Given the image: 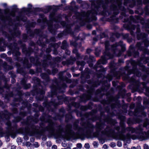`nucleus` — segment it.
Instances as JSON below:
<instances>
[{
  "label": "nucleus",
  "mask_w": 149,
  "mask_h": 149,
  "mask_svg": "<svg viewBox=\"0 0 149 149\" xmlns=\"http://www.w3.org/2000/svg\"><path fill=\"white\" fill-rule=\"evenodd\" d=\"M149 61V58L141 57L137 62L134 60L131 61V64L132 66V70H128L130 67L128 64H127V65L125 67L121 68L118 71H116V69L120 63H124L123 60L119 59L118 63H115L114 61H111L109 65L111 69V72L106 76H104L102 73L104 72H100L98 71V73H102L103 74L102 76L98 77L97 76V72L95 71V76L97 77V78L95 79L94 78H93L92 80H89L87 81V83L89 86L87 85L85 87L87 89L88 94L85 93L80 96V100L81 102H86L87 101L89 100L91 97V95L94 93V88L97 87L100 84H102V86L100 89H98L97 90L98 93H100L101 91H107L110 86V84L108 83V81H111L113 77H116L117 79H119L121 76H123L125 79L128 81L136 88H139L141 84H142L143 88H146V95L149 96V87H146V84L145 82L140 83L139 81L136 80V76L135 75L136 74L137 77L141 75V72L137 69V65H138L139 66V69L147 74V75H144L143 76V80H144L146 79L149 74V68H146L141 62H143L144 63L146 64Z\"/></svg>",
  "instance_id": "nucleus-1"
},
{
  "label": "nucleus",
  "mask_w": 149,
  "mask_h": 149,
  "mask_svg": "<svg viewBox=\"0 0 149 149\" xmlns=\"http://www.w3.org/2000/svg\"><path fill=\"white\" fill-rule=\"evenodd\" d=\"M66 72V70H65L59 73L58 76L59 80L56 79L53 80V83L50 87L51 92L48 93V96L52 97L51 101L49 102L47 100H45L43 103V106L47 108L49 110H52L53 111L52 107L56 108L58 105L63 104L64 102L68 104L67 109L69 112V113L65 116V121L66 123L72 120L73 117L71 113L74 112H76L77 116L81 117L82 120H88L94 121L97 120H99V122L96 123L95 126L96 131L93 133L94 137H98L101 130L105 126L104 123L101 122V118L103 116V113L102 112V111H100V116H99L95 115L97 112L95 110H93L91 112L86 113L83 115L81 112L77 111L76 109H72L73 107L76 108H79L80 106L79 103L72 101L70 103L69 101L70 99L68 97H67L64 95H57V93H63L64 92L66 85L64 83V81L68 83L71 82V80L70 79L66 76H63L64 74Z\"/></svg>",
  "instance_id": "nucleus-2"
},
{
  "label": "nucleus",
  "mask_w": 149,
  "mask_h": 149,
  "mask_svg": "<svg viewBox=\"0 0 149 149\" xmlns=\"http://www.w3.org/2000/svg\"><path fill=\"white\" fill-rule=\"evenodd\" d=\"M51 118L50 116L45 113H43L40 118V120L41 121L48 123L47 126L44 128L45 130L54 135L55 131V127H56V132L57 134L61 136L62 133L64 132L65 134V137L68 139L76 138L84 140L85 136H91L95 127L93 124L89 122H83L82 124V127H79L78 121L76 120L73 123L74 129L77 131L76 133L72 130V125L71 124L66 125L65 130L64 131L62 125H58L56 122H54Z\"/></svg>",
  "instance_id": "nucleus-3"
},
{
  "label": "nucleus",
  "mask_w": 149,
  "mask_h": 149,
  "mask_svg": "<svg viewBox=\"0 0 149 149\" xmlns=\"http://www.w3.org/2000/svg\"><path fill=\"white\" fill-rule=\"evenodd\" d=\"M29 8H23L19 14L18 16L16 17L15 19V13L17 11V9L16 7L13 8L10 12L9 15L4 16L3 14L0 15V19L3 22L8 24L9 26V32L10 34H8L6 32L1 31L2 34L7 38L9 42L13 41V42L8 45L3 38H0V50L1 51H4L6 50V47L8 46L10 49L9 46L11 44H13L16 43V40L15 39V37H18L20 35L21 33L18 29V26L22 25L21 21L26 22L27 19V17L25 16L27 15L28 16L31 14V9L32 6L30 4L28 5ZM12 53L11 50L10 52H8V54L10 55Z\"/></svg>",
  "instance_id": "nucleus-4"
},
{
  "label": "nucleus",
  "mask_w": 149,
  "mask_h": 149,
  "mask_svg": "<svg viewBox=\"0 0 149 149\" xmlns=\"http://www.w3.org/2000/svg\"><path fill=\"white\" fill-rule=\"evenodd\" d=\"M101 103L103 105L104 107L108 114L107 116H106L104 114V112L102 111L103 113V116L101 118V122L104 123L105 125V126L102 129L104 128L106 126L105 123L112 125H114L117 123L116 120L112 119L111 116H118V118L120 121H125V117L120 114L123 113H127V105L126 104H124L122 107L117 100L113 97L108 99L107 102L105 99L101 101Z\"/></svg>",
  "instance_id": "nucleus-5"
},
{
  "label": "nucleus",
  "mask_w": 149,
  "mask_h": 149,
  "mask_svg": "<svg viewBox=\"0 0 149 149\" xmlns=\"http://www.w3.org/2000/svg\"><path fill=\"white\" fill-rule=\"evenodd\" d=\"M91 2L92 8L91 10H88L86 12H82L81 13H76L72 17L73 19H76L81 26L84 25L86 22H89L93 21H96L97 19L96 16L97 14L101 15L104 16H110L112 14V9L111 6L108 9L104 6L102 8L99 5L101 2L100 1H96L95 0H90Z\"/></svg>",
  "instance_id": "nucleus-6"
},
{
  "label": "nucleus",
  "mask_w": 149,
  "mask_h": 149,
  "mask_svg": "<svg viewBox=\"0 0 149 149\" xmlns=\"http://www.w3.org/2000/svg\"><path fill=\"white\" fill-rule=\"evenodd\" d=\"M105 51L104 52V55L102 56L101 58L99 59L96 64L93 67V69L97 72V76L99 77L102 76V73H98V71L100 72H105L106 69L103 67L101 64H105L107 63V59L111 58L114 56H119L122 53L126 50L125 45L123 43L122 41L116 43L111 46V49H109V42L106 41L104 43Z\"/></svg>",
  "instance_id": "nucleus-7"
},
{
  "label": "nucleus",
  "mask_w": 149,
  "mask_h": 149,
  "mask_svg": "<svg viewBox=\"0 0 149 149\" xmlns=\"http://www.w3.org/2000/svg\"><path fill=\"white\" fill-rule=\"evenodd\" d=\"M124 121H120V125L121 127V130L120 131V127L119 126L115 127L113 129L111 128V126L109 125H106L102 130L101 133L102 134L109 136H113L119 138V139L123 141H125L127 139H130L131 138V135L129 133H127L126 135L124 134L126 131L130 132L132 129L131 127H126V125Z\"/></svg>",
  "instance_id": "nucleus-8"
},
{
  "label": "nucleus",
  "mask_w": 149,
  "mask_h": 149,
  "mask_svg": "<svg viewBox=\"0 0 149 149\" xmlns=\"http://www.w3.org/2000/svg\"><path fill=\"white\" fill-rule=\"evenodd\" d=\"M33 111L36 112L34 117L31 116H29L27 118L26 120L22 123L23 125H26L25 128V131L27 134L31 136L35 135L40 136L43 135L44 132L40 130V127L35 124L39 121L38 117L40 115L39 112L35 109H34Z\"/></svg>",
  "instance_id": "nucleus-9"
},
{
  "label": "nucleus",
  "mask_w": 149,
  "mask_h": 149,
  "mask_svg": "<svg viewBox=\"0 0 149 149\" xmlns=\"http://www.w3.org/2000/svg\"><path fill=\"white\" fill-rule=\"evenodd\" d=\"M39 17L42 18V21L38 19L37 20L38 23H42L41 26L42 29L45 28V24L46 23L48 26V29L50 32L53 34H55L57 29L60 27V26L57 22H60L61 19V15H58L56 16L55 11L51 13L49 15L50 20H47L46 18H44V15L42 13L39 14Z\"/></svg>",
  "instance_id": "nucleus-10"
},
{
  "label": "nucleus",
  "mask_w": 149,
  "mask_h": 149,
  "mask_svg": "<svg viewBox=\"0 0 149 149\" xmlns=\"http://www.w3.org/2000/svg\"><path fill=\"white\" fill-rule=\"evenodd\" d=\"M111 8L112 9V13L110 17L107 18V21L110 22L113 24L112 28L114 29H116L118 28V26L113 25V24L117 22L118 19L116 18V16L119 14L120 10L122 11L121 13V17H125L126 13L127 12H129L131 14H132L134 13L132 10L128 8L126 9L124 7L122 6V2L120 1L118 2L117 6L113 4L111 6Z\"/></svg>",
  "instance_id": "nucleus-11"
},
{
  "label": "nucleus",
  "mask_w": 149,
  "mask_h": 149,
  "mask_svg": "<svg viewBox=\"0 0 149 149\" xmlns=\"http://www.w3.org/2000/svg\"><path fill=\"white\" fill-rule=\"evenodd\" d=\"M43 56L44 60L42 61V63L41 67H43L44 68V70L46 71L49 74H51L52 72L50 70L48 69H46V68L50 65L51 68H53L54 67L58 66V63L60 62L63 60L61 57H57L53 58L52 59L53 62L51 61L52 57L51 56L50 54L44 55Z\"/></svg>",
  "instance_id": "nucleus-12"
},
{
  "label": "nucleus",
  "mask_w": 149,
  "mask_h": 149,
  "mask_svg": "<svg viewBox=\"0 0 149 149\" xmlns=\"http://www.w3.org/2000/svg\"><path fill=\"white\" fill-rule=\"evenodd\" d=\"M32 82L34 83V89L31 93L33 96L36 95V99L39 100H42L45 94L44 88L40 84V81L39 79L35 77L32 78Z\"/></svg>",
  "instance_id": "nucleus-13"
},
{
  "label": "nucleus",
  "mask_w": 149,
  "mask_h": 149,
  "mask_svg": "<svg viewBox=\"0 0 149 149\" xmlns=\"http://www.w3.org/2000/svg\"><path fill=\"white\" fill-rule=\"evenodd\" d=\"M22 88L21 86L19 85V83L17 84V87L16 89L17 94L19 96L18 99L15 98L14 101L11 104L13 107H17L19 106L20 104H21L22 107L20 108V110H24V108L28 106L27 109L29 112H30L32 107L31 104H28L27 101H24L22 98V96L23 95L21 91H20Z\"/></svg>",
  "instance_id": "nucleus-14"
},
{
  "label": "nucleus",
  "mask_w": 149,
  "mask_h": 149,
  "mask_svg": "<svg viewBox=\"0 0 149 149\" xmlns=\"http://www.w3.org/2000/svg\"><path fill=\"white\" fill-rule=\"evenodd\" d=\"M13 55L15 56L14 59L16 61L21 62L23 61V66L24 68H29L32 66V64L29 63L28 59L25 58L23 61V58L19 56L21 54L19 52V48L17 43L11 44L9 46Z\"/></svg>",
  "instance_id": "nucleus-15"
},
{
  "label": "nucleus",
  "mask_w": 149,
  "mask_h": 149,
  "mask_svg": "<svg viewBox=\"0 0 149 149\" xmlns=\"http://www.w3.org/2000/svg\"><path fill=\"white\" fill-rule=\"evenodd\" d=\"M8 80L3 75L0 77V93L4 97L5 99L7 100V102H8L9 97L13 95L12 92H9L10 87L7 83Z\"/></svg>",
  "instance_id": "nucleus-16"
},
{
  "label": "nucleus",
  "mask_w": 149,
  "mask_h": 149,
  "mask_svg": "<svg viewBox=\"0 0 149 149\" xmlns=\"http://www.w3.org/2000/svg\"><path fill=\"white\" fill-rule=\"evenodd\" d=\"M130 132L132 133L141 134V140L146 139L149 137V122L144 123L143 125H140L136 128L131 127Z\"/></svg>",
  "instance_id": "nucleus-17"
},
{
  "label": "nucleus",
  "mask_w": 149,
  "mask_h": 149,
  "mask_svg": "<svg viewBox=\"0 0 149 149\" xmlns=\"http://www.w3.org/2000/svg\"><path fill=\"white\" fill-rule=\"evenodd\" d=\"M107 91H102L100 93H98V92L97 91V90L95 92V91L94 92V93H94H95V95H98L100 93H101V94H103V95H104L105 94H106V95L107 96L106 97V99H105L106 102H108V99L113 97L115 98L116 99H117V100L119 102V103H120V101L118 100V99H119L120 97H122V98H124L126 97V96L127 97V101L128 102H130L131 100V98L130 97V96L131 95V94L130 93H126V90L124 89H123L120 90L118 92V93L117 95H116L115 97H114L113 96H112L111 95L109 96V92L106 93ZM93 94L92 95H93ZM92 95H91V96Z\"/></svg>",
  "instance_id": "nucleus-18"
},
{
  "label": "nucleus",
  "mask_w": 149,
  "mask_h": 149,
  "mask_svg": "<svg viewBox=\"0 0 149 149\" xmlns=\"http://www.w3.org/2000/svg\"><path fill=\"white\" fill-rule=\"evenodd\" d=\"M137 26H138L131 24H125L124 25V28L126 29L130 30L131 35L134 36H135V33L133 31L136 28V37L138 40H140L145 38L146 36V34L143 33H140V28L139 26V25H137Z\"/></svg>",
  "instance_id": "nucleus-19"
},
{
  "label": "nucleus",
  "mask_w": 149,
  "mask_h": 149,
  "mask_svg": "<svg viewBox=\"0 0 149 149\" xmlns=\"http://www.w3.org/2000/svg\"><path fill=\"white\" fill-rule=\"evenodd\" d=\"M18 44L21 45L22 47V52L25 54L26 56H29L33 52V48L35 50H38V48L36 46L35 43L33 41H30L29 43V47L27 49L26 47V45L23 43L21 40L18 41Z\"/></svg>",
  "instance_id": "nucleus-20"
},
{
  "label": "nucleus",
  "mask_w": 149,
  "mask_h": 149,
  "mask_svg": "<svg viewBox=\"0 0 149 149\" xmlns=\"http://www.w3.org/2000/svg\"><path fill=\"white\" fill-rule=\"evenodd\" d=\"M7 126L6 127V131L5 133L7 137V139H9V136L11 137L14 139L16 136L17 132L20 133H23L24 132V129L22 128H20L17 130L15 131L13 128L12 126L11 123L10 121H8L6 123Z\"/></svg>",
  "instance_id": "nucleus-21"
},
{
  "label": "nucleus",
  "mask_w": 149,
  "mask_h": 149,
  "mask_svg": "<svg viewBox=\"0 0 149 149\" xmlns=\"http://www.w3.org/2000/svg\"><path fill=\"white\" fill-rule=\"evenodd\" d=\"M56 41V38L54 37H52L50 38L49 40L46 38V36H43L40 35L37 43L38 45L42 47V49L41 50L42 52L39 55V56L42 57L43 55V53L45 52V48L46 46V43H48L50 42H55Z\"/></svg>",
  "instance_id": "nucleus-22"
},
{
  "label": "nucleus",
  "mask_w": 149,
  "mask_h": 149,
  "mask_svg": "<svg viewBox=\"0 0 149 149\" xmlns=\"http://www.w3.org/2000/svg\"><path fill=\"white\" fill-rule=\"evenodd\" d=\"M129 115L130 116H134L137 117H144L146 116V113L144 111L143 107L141 105L140 101H138L136 103V108L134 112L130 110L129 111Z\"/></svg>",
  "instance_id": "nucleus-23"
},
{
  "label": "nucleus",
  "mask_w": 149,
  "mask_h": 149,
  "mask_svg": "<svg viewBox=\"0 0 149 149\" xmlns=\"http://www.w3.org/2000/svg\"><path fill=\"white\" fill-rule=\"evenodd\" d=\"M36 22H32L28 23L26 24L25 26L27 31V33L29 36L31 37H33L34 35H39L41 33V30L39 29H36L34 31H32L30 29L31 27H33L36 25Z\"/></svg>",
  "instance_id": "nucleus-24"
},
{
  "label": "nucleus",
  "mask_w": 149,
  "mask_h": 149,
  "mask_svg": "<svg viewBox=\"0 0 149 149\" xmlns=\"http://www.w3.org/2000/svg\"><path fill=\"white\" fill-rule=\"evenodd\" d=\"M61 24L63 27L66 26V29L63 32L61 33L58 34V36L59 38H61L64 36L67 35V34H72L73 32L71 29V25L69 24H67L66 22L64 21L61 22Z\"/></svg>",
  "instance_id": "nucleus-25"
},
{
  "label": "nucleus",
  "mask_w": 149,
  "mask_h": 149,
  "mask_svg": "<svg viewBox=\"0 0 149 149\" xmlns=\"http://www.w3.org/2000/svg\"><path fill=\"white\" fill-rule=\"evenodd\" d=\"M37 60L36 61L35 58L33 57H31L30 58V60L31 62L32 63H35L37 65L36 71L37 72H42V69L41 67L42 61L40 62L37 57Z\"/></svg>",
  "instance_id": "nucleus-26"
},
{
  "label": "nucleus",
  "mask_w": 149,
  "mask_h": 149,
  "mask_svg": "<svg viewBox=\"0 0 149 149\" xmlns=\"http://www.w3.org/2000/svg\"><path fill=\"white\" fill-rule=\"evenodd\" d=\"M127 55L129 56H133L134 58L138 57L139 56V53L138 51H136L135 48L132 45H131L128 50L127 52Z\"/></svg>",
  "instance_id": "nucleus-27"
},
{
  "label": "nucleus",
  "mask_w": 149,
  "mask_h": 149,
  "mask_svg": "<svg viewBox=\"0 0 149 149\" xmlns=\"http://www.w3.org/2000/svg\"><path fill=\"white\" fill-rule=\"evenodd\" d=\"M91 72L88 68H86L84 73L82 74L81 77V84H83L86 81V79H88L90 78L89 74Z\"/></svg>",
  "instance_id": "nucleus-28"
},
{
  "label": "nucleus",
  "mask_w": 149,
  "mask_h": 149,
  "mask_svg": "<svg viewBox=\"0 0 149 149\" xmlns=\"http://www.w3.org/2000/svg\"><path fill=\"white\" fill-rule=\"evenodd\" d=\"M59 113L57 114L56 116L52 118L54 120L59 119L61 120L64 117L65 113V110L64 108H62L59 109Z\"/></svg>",
  "instance_id": "nucleus-29"
},
{
  "label": "nucleus",
  "mask_w": 149,
  "mask_h": 149,
  "mask_svg": "<svg viewBox=\"0 0 149 149\" xmlns=\"http://www.w3.org/2000/svg\"><path fill=\"white\" fill-rule=\"evenodd\" d=\"M11 115V114L8 112L7 110H5L4 113L2 112L1 113L0 112V121L1 119L2 120L9 119V117Z\"/></svg>",
  "instance_id": "nucleus-30"
},
{
  "label": "nucleus",
  "mask_w": 149,
  "mask_h": 149,
  "mask_svg": "<svg viewBox=\"0 0 149 149\" xmlns=\"http://www.w3.org/2000/svg\"><path fill=\"white\" fill-rule=\"evenodd\" d=\"M61 44V42H59L58 43H52L50 44V46H52L54 49L53 50V54L56 55L58 54V52L57 51V48L59 47V45Z\"/></svg>",
  "instance_id": "nucleus-31"
},
{
  "label": "nucleus",
  "mask_w": 149,
  "mask_h": 149,
  "mask_svg": "<svg viewBox=\"0 0 149 149\" xmlns=\"http://www.w3.org/2000/svg\"><path fill=\"white\" fill-rule=\"evenodd\" d=\"M15 65L17 68V71L18 73L22 75H24L26 74V72L24 71V68L21 67L20 64L18 62L15 63Z\"/></svg>",
  "instance_id": "nucleus-32"
},
{
  "label": "nucleus",
  "mask_w": 149,
  "mask_h": 149,
  "mask_svg": "<svg viewBox=\"0 0 149 149\" xmlns=\"http://www.w3.org/2000/svg\"><path fill=\"white\" fill-rule=\"evenodd\" d=\"M40 76L41 78L45 80V81L46 82V83L44 84L45 86H46L48 84V82L50 81V79H49L48 75L46 73H42L40 74Z\"/></svg>",
  "instance_id": "nucleus-33"
},
{
  "label": "nucleus",
  "mask_w": 149,
  "mask_h": 149,
  "mask_svg": "<svg viewBox=\"0 0 149 149\" xmlns=\"http://www.w3.org/2000/svg\"><path fill=\"white\" fill-rule=\"evenodd\" d=\"M93 103L91 102H89L87 106H82L80 107V109L82 111H86L88 109H91L92 108V106Z\"/></svg>",
  "instance_id": "nucleus-34"
},
{
  "label": "nucleus",
  "mask_w": 149,
  "mask_h": 149,
  "mask_svg": "<svg viewBox=\"0 0 149 149\" xmlns=\"http://www.w3.org/2000/svg\"><path fill=\"white\" fill-rule=\"evenodd\" d=\"M2 67L5 71H7L9 70H12L13 67L10 65H8L6 62L2 64Z\"/></svg>",
  "instance_id": "nucleus-35"
},
{
  "label": "nucleus",
  "mask_w": 149,
  "mask_h": 149,
  "mask_svg": "<svg viewBox=\"0 0 149 149\" xmlns=\"http://www.w3.org/2000/svg\"><path fill=\"white\" fill-rule=\"evenodd\" d=\"M76 63L77 66L79 67V66H81L79 68V70L80 71H82L84 66L86 64V63L84 61H77L76 62Z\"/></svg>",
  "instance_id": "nucleus-36"
},
{
  "label": "nucleus",
  "mask_w": 149,
  "mask_h": 149,
  "mask_svg": "<svg viewBox=\"0 0 149 149\" xmlns=\"http://www.w3.org/2000/svg\"><path fill=\"white\" fill-rule=\"evenodd\" d=\"M68 46L69 45L67 42L66 41V40H64L62 42V43L61 47L62 49H65L68 48Z\"/></svg>",
  "instance_id": "nucleus-37"
},
{
  "label": "nucleus",
  "mask_w": 149,
  "mask_h": 149,
  "mask_svg": "<svg viewBox=\"0 0 149 149\" xmlns=\"http://www.w3.org/2000/svg\"><path fill=\"white\" fill-rule=\"evenodd\" d=\"M143 3L144 4L149 3V0H143ZM149 5L146 6L144 8V10L145 11L146 13L149 14Z\"/></svg>",
  "instance_id": "nucleus-38"
},
{
  "label": "nucleus",
  "mask_w": 149,
  "mask_h": 149,
  "mask_svg": "<svg viewBox=\"0 0 149 149\" xmlns=\"http://www.w3.org/2000/svg\"><path fill=\"white\" fill-rule=\"evenodd\" d=\"M72 61L70 59L67 60L66 61H63L62 62V64L63 65H72L73 64Z\"/></svg>",
  "instance_id": "nucleus-39"
},
{
  "label": "nucleus",
  "mask_w": 149,
  "mask_h": 149,
  "mask_svg": "<svg viewBox=\"0 0 149 149\" xmlns=\"http://www.w3.org/2000/svg\"><path fill=\"white\" fill-rule=\"evenodd\" d=\"M130 18L131 20L133 21L134 22H136L135 20H139L140 19V16L139 15H136L134 17L132 16L131 15L130 16Z\"/></svg>",
  "instance_id": "nucleus-40"
},
{
  "label": "nucleus",
  "mask_w": 149,
  "mask_h": 149,
  "mask_svg": "<svg viewBox=\"0 0 149 149\" xmlns=\"http://www.w3.org/2000/svg\"><path fill=\"white\" fill-rule=\"evenodd\" d=\"M144 11L145 12L144 9H143L141 8H139L138 9V10H135V12L136 14L142 15Z\"/></svg>",
  "instance_id": "nucleus-41"
},
{
  "label": "nucleus",
  "mask_w": 149,
  "mask_h": 149,
  "mask_svg": "<svg viewBox=\"0 0 149 149\" xmlns=\"http://www.w3.org/2000/svg\"><path fill=\"white\" fill-rule=\"evenodd\" d=\"M73 53L75 54L76 57L78 59L80 57V54L78 52L77 50L75 48L73 49L72 51Z\"/></svg>",
  "instance_id": "nucleus-42"
},
{
  "label": "nucleus",
  "mask_w": 149,
  "mask_h": 149,
  "mask_svg": "<svg viewBox=\"0 0 149 149\" xmlns=\"http://www.w3.org/2000/svg\"><path fill=\"white\" fill-rule=\"evenodd\" d=\"M94 61H95L94 57L90 55L88 60L87 61V62L88 63L93 62Z\"/></svg>",
  "instance_id": "nucleus-43"
},
{
  "label": "nucleus",
  "mask_w": 149,
  "mask_h": 149,
  "mask_svg": "<svg viewBox=\"0 0 149 149\" xmlns=\"http://www.w3.org/2000/svg\"><path fill=\"white\" fill-rule=\"evenodd\" d=\"M56 67H54L53 68H52V74H53V75H54L56 73L58 72V69L56 68H55Z\"/></svg>",
  "instance_id": "nucleus-44"
},
{
  "label": "nucleus",
  "mask_w": 149,
  "mask_h": 149,
  "mask_svg": "<svg viewBox=\"0 0 149 149\" xmlns=\"http://www.w3.org/2000/svg\"><path fill=\"white\" fill-rule=\"evenodd\" d=\"M23 87L24 89H28L31 87V84L30 83L26 84Z\"/></svg>",
  "instance_id": "nucleus-45"
},
{
  "label": "nucleus",
  "mask_w": 149,
  "mask_h": 149,
  "mask_svg": "<svg viewBox=\"0 0 149 149\" xmlns=\"http://www.w3.org/2000/svg\"><path fill=\"white\" fill-rule=\"evenodd\" d=\"M21 119L22 118L18 116L14 117V121L15 122H19Z\"/></svg>",
  "instance_id": "nucleus-46"
},
{
  "label": "nucleus",
  "mask_w": 149,
  "mask_h": 149,
  "mask_svg": "<svg viewBox=\"0 0 149 149\" xmlns=\"http://www.w3.org/2000/svg\"><path fill=\"white\" fill-rule=\"evenodd\" d=\"M53 48L52 46H50V44L49 45L48 47L47 48L46 50V52L47 53H49L51 52L52 49L51 48Z\"/></svg>",
  "instance_id": "nucleus-47"
},
{
  "label": "nucleus",
  "mask_w": 149,
  "mask_h": 149,
  "mask_svg": "<svg viewBox=\"0 0 149 149\" xmlns=\"http://www.w3.org/2000/svg\"><path fill=\"white\" fill-rule=\"evenodd\" d=\"M19 114L21 116L24 117L27 116V112H26L21 111L20 112Z\"/></svg>",
  "instance_id": "nucleus-48"
},
{
  "label": "nucleus",
  "mask_w": 149,
  "mask_h": 149,
  "mask_svg": "<svg viewBox=\"0 0 149 149\" xmlns=\"http://www.w3.org/2000/svg\"><path fill=\"white\" fill-rule=\"evenodd\" d=\"M136 0H132V3L129 5V7L130 8H132L135 6L136 4Z\"/></svg>",
  "instance_id": "nucleus-49"
},
{
  "label": "nucleus",
  "mask_w": 149,
  "mask_h": 149,
  "mask_svg": "<svg viewBox=\"0 0 149 149\" xmlns=\"http://www.w3.org/2000/svg\"><path fill=\"white\" fill-rule=\"evenodd\" d=\"M26 81L24 79H23L20 81L21 84L23 86L26 84Z\"/></svg>",
  "instance_id": "nucleus-50"
},
{
  "label": "nucleus",
  "mask_w": 149,
  "mask_h": 149,
  "mask_svg": "<svg viewBox=\"0 0 149 149\" xmlns=\"http://www.w3.org/2000/svg\"><path fill=\"white\" fill-rule=\"evenodd\" d=\"M51 9L52 7L50 6H47L46 8V9L44 12L45 13H47L51 10Z\"/></svg>",
  "instance_id": "nucleus-51"
},
{
  "label": "nucleus",
  "mask_w": 149,
  "mask_h": 149,
  "mask_svg": "<svg viewBox=\"0 0 149 149\" xmlns=\"http://www.w3.org/2000/svg\"><path fill=\"white\" fill-rule=\"evenodd\" d=\"M71 45L75 47H76L78 46V44L76 41H72L70 42Z\"/></svg>",
  "instance_id": "nucleus-52"
},
{
  "label": "nucleus",
  "mask_w": 149,
  "mask_h": 149,
  "mask_svg": "<svg viewBox=\"0 0 149 149\" xmlns=\"http://www.w3.org/2000/svg\"><path fill=\"white\" fill-rule=\"evenodd\" d=\"M28 36L26 34H24L23 35V40L24 42L26 41L27 39Z\"/></svg>",
  "instance_id": "nucleus-53"
},
{
  "label": "nucleus",
  "mask_w": 149,
  "mask_h": 149,
  "mask_svg": "<svg viewBox=\"0 0 149 149\" xmlns=\"http://www.w3.org/2000/svg\"><path fill=\"white\" fill-rule=\"evenodd\" d=\"M9 74L10 75L12 78H14L16 77V75L12 72H8Z\"/></svg>",
  "instance_id": "nucleus-54"
},
{
  "label": "nucleus",
  "mask_w": 149,
  "mask_h": 149,
  "mask_svg": "<svg viewBox=\"0 0 149 149\" xmlns=\"http://www.w3.org/2000/svg\"><path fill=\"white\" fill-rule=\"evenodd\" d=\"M134 120L136 123H140L141 121V120L139 118L137 117L136 118H134Z\"/></svg>",
  "instance_id": "nucleus-55"
},
{
  "label": "nucleus",
  "mask_w": 149,
  "mask_h": 149,
  "mask_svg": "<svg viewBox=\"0 0 149 149\" xmlns=\"http://www.w3.org/2000/svg\"><path fill=\"white\" fill-rule=\"evenodd\" d=\"M12 111L13 113H18L17 109L15 107H14L12 109Z\"/></svg>",
  "instance_id": "nucleus-56"
},
{
  "label": "nucleus",
  "mask_w": 149,
  "mask_h": 149,
  "mask_svg": "<svg viewBox=\"0 0 149 149\" xmlns=\"http://www.w3.org/2000/svg\"><path fill=\"white\" fill-rule=\"evenodd\" d=\"M130 0H124V5L125 6H127L128 3L130 2Z\"/></svg>",
  "instance_id": "nucleus-57"
},
{
  "label": "nucleus",
  "mask_w": 149,
  "mask_h": 149,
  "mask_svg": "<svg viewBox=\"0 0 149 149\" xmlns=\"http://www.w3.org/2000/svg\"><path fill=\"white\" fill-rule=\"evenodd\" d=\"M7 60L10 63L13 62L11 58L8 57L6 58Z\"/></svg>",
  "instance_id": "nucleus-58"
},
{
  "label": "nucleus",
  "mask_w": 149,
  "mask_h": 149,
  "mask_svg": "<svg viewBox=\"0 0 149 149\" xmlns=\"http://www.w3.org/2000/svg\"><path fill=\"white\" fill-rule=\"evenodd\" d=\"M31 143L27 141L26 142L25 145L27 147V148L29 147L31 145Z\"/></svg>",
  "instance_id": "nucleus-59"
},
{
  "label": "nucleus",
  "mask_w": 149,
  "mask_h": 149,
  "mask_svg": "<svg viewBox=\"0 0 149 149\" xmlns=\"http://www.w3.org/2000/svg\"><path fill=\"white\" fill-rule=\"evenodd\" d=\"M79 91H84V89L83 87L81 85L78 88Z\"/></svg>",
  "instance_id": "nucleus-60"
},
{
  "label": "nucleus",
  "mask_w": 149,
  "mask_h": 149,
  "mask_svg": "<svg viewBox=\"0 0 149 149\" xmlns=\"http://www.w3.org/2000/svg\"><path fill=\"white\" fill-rule=\"evenodd\" d=\"M65 53L68 55H69L70 54V51L67 49H65Z\"/></svg>",
  "instance_id": "nucleus-61"
},
{
  "label": "nucleus",
  "mask_w": 149,
  "mask_h": 149,
  "mask_svg": "<svg viewBox=\"0 0 149 149\" xmlns=\"http://www.w3.org/2000/svg\"><path fill=\"white\" fill-rule=\"evenodd\" d=\"M39 110L41 111H43L44 110V108L41 106H40L38 107Z\"/></svg>",
  "instance_id": "nucleus-62"
},
{
  "label": "nucleus",
  "mask_w": 149,
  "mask_h": 149,
  "mask_svg": "<svg viewBox=\"0 0 149 149\" xmlns=\"http://www.w3.org/2000/svg\"><path fill=\"white\" fill-rule=\"evenodd\" d=\"M70 59L72 61H73V63L76 61V58L75 57H73L72 56H71L70 58Z\"/></svg>",
  "instance_id": "nucleus-63"
},
{
  "label": "nucleus",
  "mask_w": 149,
  "mask_h": 149,
  "mask_svg": "<svg viewBox=\"0 0 149 149\" xmlns=\"http://www.w3.org/2000/svg\"><path fill=\"white\" fill-rule=\"evenodd\" d=\"M132 123V121L131 119L130 118H129L127 120V123L128 125H130V124Z\"/></svg>",
  "instance_id": "nucleus-64"
}]
</instances>
